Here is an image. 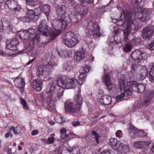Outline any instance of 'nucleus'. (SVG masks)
<instances>
[{
    "instance_id": "obj_1",
    "label": "nucleus",
    "mask_w": 154,
    "mask_h": 154,
    "mask_svg": "<svg viewBox=\"0 0 154 154\" xmlns=\"http://www.w3.org/2000/svg\"><path fill=\"white\" fill-rule=\"evenodd\" d=\"M135 15L132 12L128 10L122 9L121 12L120 18L121 20L118 21L117 25L122 26L126 29L124 30L123 33L124 35V40L126 41L128 39V36L130 33L132 24H134L135 20Z\"/></svg>"
},
{
    "instance_id": "obj_2",
    "label": "nucleus",
    "mask_w": 154,
    "mask_h": 154,
    "mask_svg": "<svg viewBox=\"0 0 154 154\" xmlns=\"http://www.w3.org/2000/svg\"><path fill=\"white\" fill-rule=\"evenodd\" d=\"M38 31L40 35L46 36L50 35L49 38L50 41L54 40L59 35L56 32L51 31V28L48 27L46 20H42L38 26Z\"/></svg>"
},
{
    "instance_id": "obj_3",
    "label": "nucleus",
    "mask_w": 154,
    "mask_h": 154,
    "mask_svg": "<svg viewBox=\"0 0 154 154\" xmlns=\"http://www.w3.org/2000/svg\"><path fill=\"white\" fill-rule=\"evenodd\" d=\"M54 59L48 56L44 60L43 63L36 68V75L38 76L42 75L44 73L48 72L54 65Z\"/></svg>"
},
{
    "instance_id": "obj_4",
    "label": "nucleus",
    "mask_w": 154,
    "mask_h": 154,
    "mask_svg": "<svg viewBox=\"0 0 154 154\" xmlns=\"http://www.w3.org/2000/svg\"><path fill=\"white\" fill-rule=\"evenodd\" d=\"M81 40V37L78 34H74L71 32H68L63 35L62 42L67 47L72 48L75 46Z\"/></svg>"
},
{
    "instance_id": "obj_5",
    "label": "nucleus",
    "mask_w": 154,
    "mask_h": 154,
    "mask_svg": "<svg viewBox=\"0 0 154 154\" xmlns=\"http://www.w3.org/2000/svg\"><path fill=\"white\" fill-rule=\"evenodd\" d=\"M131 58L137 63H143L146 62V54L144 51L135 49L131 52Z\"/></svg>"
},
{
    "instance_id": "obj_6",
    "label": "nucleus",
    "mask_w": 154,
    "mask_h": 154,
    "mask_svg": "<svg viewBox=\"0 0 154 154\" xmlns=\"http://www.w3.org/2000/svg\"><path fill=\"white\" fill-rule=\"evenodd\" d=\"M69 17H66L64 19L60 18L59 20H53L52 25L53 28L55 30L54 32H56L57 33V30L60 31L61 29H65L67 25V21L69 19Z\"/></svg>"
},
{
    "instance_id": "obj_7",
    "label": "nucleus",
    "mask_w": 154,
    "mask_h": 154,
    "mask_svg": "<svg viewBox=\"0 0 154 154\" xmlns=\"http://www.w3.org/2000/svg\"><path fill=\"white\" fill-rule=\"evenodd\" d=\"M119 86L121 90H123L124 93L127 96L132 95V82L131 83L127 82L121 79L119 81Z\"/></svg>"
},
{
    "instance_id": "obj_8",
    "label": "nucleus",
    "mask_w": 154,
    "mask_h": 154,
    "mask_svg": "<svg viewBox=\"0 0 154 154\" xmlns=\"http://www.w3.org/2000/svg\"><path fill=\"white\" fill-rule=\"evenodd\" d=\"M128 130L129 133H131V137L133 138H143L147 136V134L146 132L142 130L137 129L134 126H132L131 128H128Z\"/></svg>"
},
{
    "instance_id": "obj_9",
    "label": "nucleus",
    "mask_w": 154,
    "mask_h": 154,
    "mask_svg": "<svg viewBox=\"0 0 154 154\" xmlns=\"http://www.w3.org/2000/svg\"><path fill=\"white\" fill-rule=\"evenodd\" d=\"M6 46L7 49L14 51H15L18 50L17 45L19 44L18 39L14 38L10 41H6Z\"/></svg>"
},
{
    "instance_id": "obj_10",
    "label": "nucleus",
    "mask_w": 154,
    "mask_h": 154,
    "mask_svg": "<svg viewBox=\"0 0 154 154\" xmlns=\"http://www.w3.org/2000/svg\"><path fill=\"white\" fill-rule=\"evenodd\" d=\"M132 88L135 92L141 94H146V87L143 85L139 84L136 81L132 82Z\"/></svg>"
},
{
    "instance_id": "obj_11",
    "label": "nucleus",
    "mask_w": 154,
    "mask_h": 154,
    "mask_svg": "<svg viewBox=\"0 0 154 154\" xmlns=\"http://www.w3.org/2000/svg\"><path fill=\"white\" fill-rule=\"evenodd\" d=\"M32 39L30 41L28 44L27 51L29 52L31 51L32 49L36 47L40 42V36L38 35H34Z\"/></svg>"
},
{
    "instance_id": "obj_12",
    "label": "nucleus",
    "mask_w": 154,
    "mask_h": 154,
    "mask_svg": "<svg viewBox=\"0 0 154 154\" xmlns=\"http://www.w3.org/2000/svg\"><path fill=\"white\" fill-rule=\"evenodd\" d=\"M66 7L64 5L62 6H57L56 8V11L57 15L60 16V18L61 19H64L65 17H68L69 19L71 21H73V20L70 18L68 14H67L66 12Z\"/></svg>"
},
{
    "instance_id": "obj_13",
    "label": "nucleus",
    "mask_w": 154,
    "mask_h": 154,
    "mask_svg": "<svg viewBox=\"0 0 154 154\" xmlns=\"http://www.w3.org/2000/svg\"><path fill=\"white\" fill-rule=\"evenodd\" d=\"M154 32V26L146 27L142 31V36L144 39L151 37Z\"/></svg>"
},
{
    "instance_id": "obj_14",
    "label": "nucleus",
    "mask_w": 154,
    "mask_h": 154,
    "mask_svg": "<svg viewBox=\"0 0 154 154\" xmlns=\"http://www.w3.org/2000/svg\"><path fill=\"white\" fill-rule=\"evenodd\" d=\"M151 13L149 9L143 8L142 11L137 17L138 20L142 22L146 21L149 18V15Z\"/></svg>"
},
{
    "instance_id": "obj_15",
    "label": "nucleus",
    "mask_w": 154,
    "mask_h": 154,
    "mask_svg": "<svg viewBox=\"0 0 154 154\" xmlns=\"http://www.w3.org/2000/svg\"><path fill=\"white\" fill-rule=\"evenodd\" d=\"M2 28L3 32L6 33H9L12 32V26L10 22L5 20L4 18L2 19Z\"/></svg>"
},
{
    "instance_id": "obj_16",
    "label": "nucleus",
    "mask_w": 154,
    "mask_h": 154,
    "mask_svg": "<svg viewBox=\"0 0 154 154\" xmlns=\"http://www.w3.org/2000/svg\"><path fill=\"white\" fill-rule=\"evenodd\" d=\"M48 95L47 103L48 105L50 107H52L55 105V102L57 101L56 98V93L53 92H47Z\"/></svg>"
},
{
    "instance_id": "obj_17",
    "label": "nucleus",
    "mask_w": 154,
    "mask_h": 154,
    "mask_svg": "<svg viewBox=\"0 0 154 154\" xmlns=\"http://www.w3.org/2000/svg\"><path fill=\"white\" fill-rule=\"evenodd\" d=\"M103 81L109 90H111L115 88V85L112 84L110 76L107 74H104L103 79Z\"/></svg>"
},
{
    "instance_id": "obj_18",
    "label": "nucleus",
    "mask_w": 154,
    "mask_h": 154,
    "mask_svg": "<svg viewBox=\"0 0 154 154\" xmlns=\"http://www.w3.org/2000/svg\"><path fill=\"white\" fill-rule=\"evenodd\" d=\"M66 89L73 88L76 85L77 82L75 79L66 78L65 79Z\"/></svg>"
},
{
    "instance_id": "obj_19",
    "label": "nucleus",
    "mask_w": 154,
    "mask_h": 154,
    "mask_svg": "<svg viewBox=\"0 0 154 154\" xmlns=\"http://www.w3.org/2000/svg\"><path fill=\"white\" fill-rule=\"evenodd\" d=\"M76 12L81 17H83L86 13L87 9L83 4H78L76 7Z\"/></svg>"
},
{
    "instance_id": "obj_20",
    "label": "nucleus",
    "mask_w": 154,
    "mask_h": 154,
    "mask_svg": "<svg viewBox=\"0 0 154 154\" xmlns=\"http://www.w3.org/2000/svg\"><path fill=\"white\" fill-rule=\"evenodd\" d=\"M144 100L142 104L145 106H148L150 103L153 95L150 91H147L145 95Z\"/></svg>"
},
{
    "instance_id": "obj_21",
    "label": "nucleus",
    "mask_w": 154,
    "mask_h": 154,
    "mask_svg": "<svg viewBox=\"0 0 154 154\" xmlns=\"http://www.w3.org/2000/svg\"><path fill=\"white\" fill-rule=\"evenodd\" d=\"M64 107L66 111L70 112L73 113L80 110V109H78L76 108H75L73 103L70 101H67L65 103Z\"/></svg>"
},
{
    "instance_id": "obj_22",
    "label": "nucleus",
    "mask_w": 154,
    "mask_h": 154,
    "mask_svg": "<svg viewBox=\"0 0 154 154\" xmlns=\"http://www.w3.org/2000/svg\"><path fill=\"white\" fill-rule=\"evenodd\" d=\"M75 101L76 103V107L77 109H80L83 102V99L80 94H76L74 97Z\"/></svg>"
},
{
    "instance_id": "obj_23",
    "label": "nucleus",
    "mask_w": 154,
    "mask_h": 154,
    "mask_svg": "<svg viewBox=\"0 0 154 154\" xmlns=\"http://www.w3.org/2000/svg\"><path fill=\"white\" fill-rule=\"evenodd\" d=\"M85 57V52L83 49L80 48L75 53L74 57L77 60H80Z\"/></svg>"
},
{
    "instance_id": "obj_24",
    "label": "nucleus",
    "mask_w": 154,
    "mask_h": 154,
    "mask_svg": "<svg viewBox=\"0 0 154 154\" xmlns=\"http://www.w3.org/2000/svg\"><path fill=\"white\" fill-rule=\"evenodd\" d=\"M150 142L149 141H138L134 144V146L137 148L145 149L149 145Z\"/></svg>"
},
{
    "instance_id": "obj_25",
    "label": "nucleus",
    "mask_w": 154,
    "mask_h": 154,
    "mask_svg": "<svg viewBox=\"0 0 154 154\" xmlns=\"http://www.w3.org/2000/svg\"><path fill=\"white\" fill-rule=\"evenodd\" d=\"M94 29L91 31V32H89V34H92L94 38H97L100 36L101 34L100 33V30L99 26L96 24L94 25Z\"/></svg>"
},
{
    "instance_id": "obj_26",
    "label": "nucleus",
    "mask_w": 154,
    "mask_h": 154,
    "mask_svg": "<svg viewBox=\"0 0 154 154\" xmlns=\"http://www.w3.org/2000/svg\"><path fill=\"white\" fill-rule=\"evenodd\" d=\"M111 97L106 95H103L100 99V103L103 105H107L111 102Z\"/></svg>"
},
{
    "instance_id": "obj_27",
    "label": "nucleus",
    "mask_w": 154,
    "mask_h": 154,
    "mask_svg": "<svg viewBox=\"0 0 154 154\" xmlns=\"http://www.w3.org/2000/svg\"><path fill=\"white\" fill-rule=\"evenodd\" d=\"M109 142L110 145L115 150H117L119 147L122 146L120 142L115 138H111L109 139Z\"/></svg>"
},
{
    "instance_id": "obj_28",
    "label": "nucleus",
    "mask_w": 154,
    "mask_h": 154,
    "mask_svg": "<svg viewBox=\"0 0 154 154\" xmlns=\"http://www.w3.org/2000/svg\"><path fill=\"white\" fill-rule=\"evenodd\" d=\"M14 82L15 86L19 88H23L24 87L25 83L23 79L17 77L14 80Z\"/></svg>"
},
{
    "instance_id": "obj_29",
    "label": "nucleus",
    "mask_w": 154,
    "mask_h": 154,
    "mask_svg": "<svg viewBox=\"0 0 154 154\" xmlns=\"http://www.w3.org/2000/svg\"><path fill=\"white\" fill-rule=\"evenodd\" d=\"M17 35L20 38L26 41L30 38L26 30L20 31L18 32Z\"/></svg>"
},
{
    "instance_id": "obj_30",
    "label": "nucleus",
    "mask_w": 154,
    "mask_h": 154,
    "mask_svg": "<svg viewBox=\"0 0 154 154\" xmlns=\"http://www.w3.org/2000/svg\"><path fill=\"white\" fill-rule=\"evenodd\" d=\"M148 72L145 67H143L140 70L139 73V78L140 80L144 79L148 75Z\"/></svg>"
},
{
    "instance_id": "obj_31",
    "label": "nucleus",
    "mask_w": 154,
    "mask_h": 154,
    "mask_svg": "<svg viewBox=\"0 0 154 154\" xmlns=\"http://www.w3.org/2000/svg\"><path fill=\"white\" fill-rule=\"evenodd\" d=\"M42 8L43 12L45 14L48 19L50 12V6L48 4L44 5L42 6Z\"/></svg>"
},
{
    "instance_id": "obj_32",
    "label": "nucleus",
    "mask_w": 154,
    "mask_h": 154,
    "mask_svg": "<svg viewBox=\"0 0 154 154\" xmlns=\"http://www.w3.org/2000/svg\"><path fill=\"white\" fill-rule=\"evenodd\" d=\"M56 81V84L57 86L62 88L63 89H66L65 79L63 80L61 78H59L58 79H57Z\"/></svg>"
},
{
    "instance_id": "obj_33",
    "label": "nucleus",
    "mask_w": 154,
    "mask_h": 154,
    "mask_svg": "<svg viewBox=\"0 0 154 154\" xmlns=\"http://www.w3.org/2000/svg\"><path fill=\"white\" fill-rule=\"evenodd\" d=\"M86 76V73H85L84 72H80L78 81V82L80 85H82L84 83L85 80Z\"/></svg>"
},
{
    "instance_id": "obj_34",
    "label": "nucleus",
    "mask_w": 154,
    "mask_h": 154,
    "mask_svg": "<svg viewBox=\"0 0 154 154\" xmlns=\"http://www.w3.org/2000/svg\"><path fill=\"white\" fill-rule=\"evenodd\" d=\"M68 151L72 154H80L79 149L78 146H75L73 148L69 147L67 148Z\"/></svg>"
},
{
    "instance_id": "obj_35",
    "label": "nucleus",
    "mask_w": 154,
    "mask_h": 154,
    "mask_svg": "<svg viewBox=\"0 0 154 154\" xmlns=\"http://www.w3.org/2000/svg\"><path fill=\"white\" fill-rule=\"evenodd\" d=\"M64 69L69 71L72 69V63L71 62H68L64 63L63 65Z\"/></svg>"
},
{
    "instance_id": "obj_36",
    "label": "nucleus",
    "mask_w": 154,
    "mask_h": 154,
    "mask_svg": "<svg viewBox=\"0 0 154 154\" xmlns=\"http://www.w3.org/2000/svg\"><path fill=\"white\" fill-rule=\"evenodd\" d=\"M10 130L11 129L13 130L14 134L15 135L19 134L22 130V128L21 126L20 125L17 126L15 128L14 126H12L10 128Z\"/></svg>"
},
{
    "instance_id": "obj_37",
    "label": "nucleus",
    "mask_w": 154,
    "mask_h": 154,
    "mask_svg": "<svg viewBox=\"0 0 154 154\" xmlns=\"http://www.w3.org/2000/svg\"><path fill=\"white\" fill-rule=\"evenodd\" d=\"M121 145H122V146H121V147H119V148L117 150L118 151H123L125 152H127L129 151V148L128 146L126 145H123L121 143Z\"/></svg>"
},
{
    "instance_id": "obj_38",
    "label": "nucleus",
    "mask_w": 154,
    "mask_h": 154,
    "mask_svg": "<svg viewBox=\"0 0 154 154\" xmlns=\"http://www.w3.org/2000/svg\"><path fill=\"white\" fill-rule=\"evenodd\" d=\"M149 79L151 81H154V65L150 68V70L149 72Z\"/></svg>"
},
{
    "instance_id": "obj_39",
    "label": "nucleus",
    "mask_w": 154,
    "mask_h": 154,
    "mask_svg": "<svg viewBox=\"0 0 154 154\" xmlns=\"http://www.w3.org/2000/svg\"><path fill=\"white\" fill-rule=\"evenodd\" d=\"M64 91L63 89H60L56 91V98L57 101L63 95Z\"/></svg>"
},
{
    "instance_id": "obj_40",
    "label": "nucleus",
    "mask_w": 154,
    "mask_h": 154,
    "mask_svg": "<svg viewBox=\"0 0 154 154\" xmlns=\"http://www.w3.org/2000/svg\"><path fill=\"white\" fill-rule=\"evenodd\" d=\"M32 84L35 87H38L40 86V87H42V82L38 79H35L32 82Z\"/></svg>"
},
{
    "instance_id": "obj_41",
    "label": "nucleus",
    "mask_w": 154,
    "mask_h": 154,
    "mask_svg": "<svg viewBox=\"0 0 154 154\" xmlns=\"http://www.w3.org/2000/svg\"><path fill=\"white\" fill-rule=\"evenodd\" d=\"M27 17L30 18V21L32 20L34 17H35L34 11L32 10L28 9L27 12Z\"/></svg>"
},
{
    "instance_id": "obj_42",
    "label": "nucleus",
    "mask_w": 154,
    "mask_h": 154,
    "mask_svg": "<svg viewBox=\"0 0 154 154\" xmlns=\"http://www.w3.org/2000/svg\"><path fill=\"white\" fill-rule=\"evenodd\" d=\"M18 4V2L15 0H13L11 1L10 4L9 5V7L8 6L9 8L10 9V10H13L14 9H15V7L16 6L17 7V5Z\"/></svg>"
},
{
    "instance_id": "obj_43",
    "label": "nucleus",
    "mask_w": 154,
    "mask_h": 154,
    "mask_svg": "<svg viewBox=\"0 0 154 154\" xmlns=\"http://www.w3.org/2000/svg\"><path fill=\"white\" fill-rule=\"evenodd\" d=\"M137 67V64L134 63L132 64L131 72L133 76L136 72Z\"/></svg>"
},
{
    "instance_id": "obj_44",
    "label": "nucleus",
    "mask_w": 154,
    "mask_h": 154,
    "mask_svg": "<svg viewBox=\"0 0 154 154\" xmlns=\"http://www.w3.org/2000/svg\"><path fill=\"white\" fill-rule=\"evenodd\" d=\"M141 39L139 38H133L131 41L132 45H137L138 44L140 43Z\"/></svg>"
},
{
    "instance_id": "obj_45",
    "label": "nucleus",
    "mask_w": 154,
    "mask_h": 154,
    "mask_svg": "<svg viewBox=\"0 0 154 154\" xmlns=\"http://www.w3.org/2000/svg\"><path fill=\"white\" fill-rule=\"evenodd\" d=\"M131 46L129 44H126L125 46L123 48V50L125 52H130L131 51Z\"/></svg>"
},
{
    "instance_id": "obj_46",
    "label": "nucleus",
    "mask_w": 154,
    "mask_h": 154,
    "mask_svg": "<svg viewBox=\"0 0 154 154\" xmlns=\"http://www.w3.org/2000/svg\"><path fill=\"white\" fill-rule=\"evenodd\" d=\"M143 106L142 102L140 101H138L135 103L134 106V109L136 110L137 109L141 108Z\"/></svg>"
},
{
    "instance_id": "obj_47",
    "label": "nucleus",
    "mask_w": 154,
    "mask_h": 154,
    "mask_svg": "<svg viewBox=\"0 0 154 154\" xmlns=\"http://www.w3.org/2000/svg\"><path fill=\"white\" fill-rule=\"evenodd\" d=\"M92 134L94 136V138H95L96 142L98 144L99 143V138L100 137L99 134L96 131H93L92 132Z\"/></svg>"
},
{
    "instance_id": "obj_48",
    "label": "nucleus",
    "mask_w": 154,
    "mask_h": 154,
    "mask_svg": "<svg viewBox=\"0 0 154 154\" xmlns=\"http://www.w3.org/2000/svg\"><path fill=\"white\" fill-rule=\"evenodd\" d=\"M27 32H28V35L30 38L34 36L35 33V30L34 29L31 28L26 30Z\"/></svg>"
},
{
    "instance_id": "obj_49",
    "label": "nucleus",
    "mask_w": 154,
    "mask_h": 154,
    "mask_svg": "<svg viewBox=\"0 0 154 154\" xmlns=\"http://www.w3.org/2000/svg\"><path fill=\"white\" fill-rule=\"evenodd\" d=\"M68 53L69 51L68 50H64L62 51L61 54L58 51V53L59 55L63 58H65L68 57Z\"/></svg>"
},
{
    "instance_id": "obj_50",
    "label": "nucleus",
    "mask_w": 154,
    "mask_h": 154,
    "mask_svg": "<svg viewBox=\"0 0 154 154\" xmlns=\"http://www.w3.org/2000/svg\"><path fill=\"white\" fill-rule=\"evenodd\" d=\"M33 11L35 16L38 17L41 13V8L40 7L36 8Z\"/></svg>"
},
{
    "instance_id": "obj_51",
    "label": "nucleus",
    "mask_w": 154,
    "mask_h": 154,
    "mask_svg": "<svg viewBox=\"0 0 154 154\" xmlns=\"http://www.w3.org/2000/svg\"><path fill=\"white\" fill-rule=\"evenodd\" d=\"M19 19H20V20L24 22H29L30 21V18L27 17V15L26 17H19Z\"/></svg>"
},
{
    "instance_id": "obj_52",
    "label": "nucleus",
    "mask_w": 154,
    "mask_h": 154,
    "mask_svg": "<svg viewBox=\"0 0 154 154\" xmlns=\"http://www.w3.org/2000/svg\"><path fill=\"white\" fill-rule=\"evenodd\" d=\"M147 48L151 51L154 50V39L151 41L150 44L147 46Z\"/></svg>"
},
{
    "instance_id": "obj_53",
    "label": "nucleus",
    "mask_w": 154,
    "mask_h": 154,
    "mask_svg": "<svg viewBox=\"0 0 154 154\" xmlns=\"http://www.w3.org/2000/svg\"><path fill=\"white\" fill-rule=\"evenodd\" d=\"M114 41L113 42L114 44H116V45L119 43L122 42L121 39L120 37L115 36L114 37Z\"/></svg>"
},
{
    "instance_id": "obj_54",
    "label": "nucleus",
    "mask_w": 154,
    "mask_h": 154,
    "mask_svg": "<svg viewBox=\"0 0 154 154\" xmlns=\"http://www.w3.org/2000/svg\"><path fill=\"white\" fill-rule=\"evenodd\" d=\"M26 1L28 5L32 6L36 4L37 0H26Z\"/></svg>"
},
{
    "instance_id": "obj_55",
    "label": "nucleus",
    "mask_w": 154,
    "mask_h": 154,
    "mask_svg": "<svg viewBox=\"0 0 154 154\" xmlns=\"http://www.w3.org/2000/svg\"><path fill=\"white\" fill-rule=\"evenodd\" d=\"M21 104L23 106V108L24 109H28L27 103L25 100L22 99L21 100Z\"/></svg>"
},
{
    "instance_id": "obj_56",
    "label": "nucleus",
    "mask_w": 154,
    "mask_h": 154,
    "mask_svg": "<svg viewBox=\"0 0 154 154\" xmlns=\"http://www.w3.org/2000/svg\"><path fill=\"white\" fill-rule=\"evenodd\" d=\"M126 95L124 93H122L116 97V100L118 101H120Z\"/></svg>"
},
{
    "instance_id": "obj_57",
    "label": "nucleus",
    "mask_w": 154,
    "mask_h": 154,
    "mask_svg": "<svg viewBox=\"0 0 154 154\" xmlns=\"http://www.w3.org/2000/svg\"><path fill=\"white\" fill-rule=\"evenodd\" d=\"M101 154H116L115 153L111 150H106L103 151Z\"/></svg>"
},
{
    "instance_id": "obj_58",
    "label": "nucleus",
    "mask_w": 154,
    "mask_h": 154,
    "mask_svg": "<svg viewBox=\"0 0 154 154\" xmlns=\"http://www.w3.org/2000/svg\"><path fill=\"white\" fill-rule=\"evenodd\" d=\"M17 7L16 6L15 9H14L13 10L14 11V12H19L21 10V8L20 5L18 4L17 5Z\"/></svg>"
},
{
    "instance_id": "obj_59",
    "label": "nucleus",
    "mask_w": 154,
    "mask_h": 154,
    "mask_svg": "<svg viewBox=\"0 0 154 154\" xmlns=\"http://www.w3.org/2000/svg\"><path fill=\"white\" fill-rule=\"evenodd\" d=\"M116 135L117 137L120 138L122 136V133L121 130H118L116 132Z\"/></svg>"
},
{
    "instance_id": "obj_60",
    "label": "nucleus",
    "mask_w": 154,
    "mask_h": 154,
    "mask_svg": "<svg viewBox=\"0 0 154 154\" xmlns=\"http://www.w3.org/2000/svg\"><path fill=\"white\" fill-rule=\"evenodd\" d=\"M59 120L58 119L57 120V122L60 124H62L63 122H64L65 120L64 119L63 116H60L59 117Z\"/></svg>"
},
{
    "instance_id": "obj_61",
    "label": "nucleus",
    "mask_w": 154,
    "mask_h": 154,
    "mask_svg": "<svg viewBox=\"0 0 154 154\" xmlns=\"http://www.w3.org/2000/svg\"><path fill=\"white\" fill-rule=\"evenodd\" d=\"M116 28H115L114 29V37L117 36L118 35H119L120 33V29H116Z\"/></svg>"
},
{
    "instance_id": "obj_62",
    "label": "nucleus",
    "mask_w": 154,
    "mask_h": 154,
    "mask_svg": "<svg viewBox=\"0 0 154 154\" xmlns=\"http://www.w3.org/2000/svg\"><path fill=\"white\" fill-rule=\"evenodd\" d=\"M54 138L53 137H48V141L49 143H53L54 141Z\"/></svg>"
},
{
    "instance_id": "obj_63",
    "label": "nucleus",
    "mask_w": 154,
    "mask_h": 154,
    "mask_svg": "<svg viewBox=\"0 0 154 154\" xmlns=\"http://www.w3.org/2000/svg\"><path fill=\"white\" fill-rule=\"evenodd\" d=\"M90 68L89 67H84L83 69V71L85 73H88L89 72Z\"/></svg>"
},
{
    "instance_id": "obj_64",
    "label": "nucleus",
    "mask_w": 154,
    "mask_h": 154,
    "mask_svg": "<svg viewBox=\"0 0 154 154\" xmlns=\"http://www.w3.org/2000/svg\"><path fill=\"white\" fill-rule=\"evenodd\" d=\"M66 130L64 128H62L60 130L61 134H66Z\"/></svg>"
}]
</instances>
